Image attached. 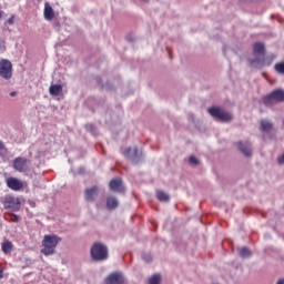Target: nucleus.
I'll use <instances>...</instances> for the list:
<instances>
[{
    "instance_id": "obj_2",
    "label": "nucleus",
    "mask_w": 284,
    "mask_h": 284,
    "mask_svg": "<svg viewBox=\"0 0 284 284\" xmlns=\"http://www.w3.org/2000/svg\"><path fill=\"white\" fill-rule=\"evenodd\" d=\"M90 255L92 261H95V263L108 261L109 258L108 246L101 242H95L91 246Z\"/></svg>"
},
{
    "instance_id": "obj_14",
    "label": "nucleus",
    "mask_w": 284,
    "mask_h": 284,
    "mask_svg": "<svg viewBox=\"0 0 284 284\" xmlns=\"http://www.w3.org/2000/svg\"><path fill=\"white\" fill-rule=\"evenodd\" d=\"M254 57H265V44L263 42H255L253 44Z\"/></svg>"
},
{
    "instance_id": "obj_8",
    "label": "nucleus",
    "mask_w": 284,
    "mask_h": 284,
    "mask_svg": "<svg viewBox=\"0 0 284 284\" xmlns=\"http://www.w3.org/2000/svg\"><path fill=\"white\" fill-rule=\"evenodd\" d=\"M0 77L7 81L12 79V62L10 60H0Z\"/></svg>"
},
{
    "instance_id": "obj_23",
    "label": "nucleus",
    "mask_w": 284,
    "mask_h": 284,
    "mask_svg": "<svg viewBox=\"0 0 284 284\" xmlns=\"http://www.w3.org/2000/svg\"><path fill=\"white\" fill-rule=\"evenodd\" d=\"M275 72L278 74H284V62H278L274 67Z\"/></svg>"
},
{
    "instance_id": "obj_26",
    "label": "nucleus",
    "mask_w": 284,
    "mask_h": 284,
    "mask_svg": "<svg viewBox=\"0 0 284 284\" xmlns=\"http://www.w3.org/2000/svg\"><path fill=\"white\" fill-rule=\"evenodd\" d=\"M189 163H190V165H199L200 161L197 160L196 156L191 155L189 159Z\"/></svg>"
},
{
    "instance_id": "obj_12",
    "label": "nucleus",
    "mask_w": 284,
    "mask_h": 284,
    "mask_svg": "<svg viewBox=\"0 0 284 284\" xmlns=\"http://www.w3.org/2000/svg\"><path fill=\"white\" fill-rule=\"evenodd\" d=\"M6 184H7V187H9V190H12L13 192L21 191V189L24 185L23 182H21V180L17 178H8L6 180Z\"/></svg>"
},
{
    "instance_id": "obj_9",
    "label": "nucleus",
    "mask_w": 284,
    "mask_h": 284,
    "mask_svg": "<svg viewBox=\"0 0 284 284\" xmlns=\"http://www.w3.org/2000/svg\"><path fill=\"white\" fill-rule=\"evenodd\" d=\"M12 168L13 170H16V172H21V173L30 171L29 161L23 156L16 158L13 160Z\"/></svg>"
},
{
    "instance_id": "obj_27",
    "label": "nucleus",
    "mask_w": 284,
    "mask_h": 284,
    "mask_svg": "<svg viewBox=\"0 0 284 284\" xmlns=\"http://www.w3.org/2000/svg\"><path fill=\"white\" fill-rule=\"evenodd\" d=\"M85 129L88 130V132H91L92 134L97 132V126H94V124H87Z\"/></svg>"
},
{
    "instance_id": "obj_17",
    "label": "nucleus",
    "mask_w": 284,
    "mask_h": 284,
    "mask_svg": "<svg viewBox=\"0 0 284 284\" xmlns=\"http://www.w3.org/2000/svg\"><path fill=\"white\" fill-rule=\"evenodd\" d=\"M61 92H63V85L61 84H51L49 88V94H51V97H59Z\"/></svg>"
},
{
    "instance_id": "obj_20",
    "label": "nucleus",
    "mask_w": 284,
    "mask_h": 284,
    "mask_svg": "<svg viewBox=\"0 0 284 284\" xmlns=\"http://www.w3.org/2000/svg\"><path fill=\"white\" fill-rule=\"evenodd\" d=\"M237 252L242 258H250L252 256V251L247 246L237 248Z\"/></svg>"
},
{
    "instance_id": "obj_13",
    "label": "nucleus",
    "mask_w": 284,
    "mask_h": 284,
    "mask_svg": "<svg viewBox=\"0 0 284 284\" xmlns=\"http://www.w3.org/2000/svg\"><path fill=\"white\" fill-rule=\"evenodd\" d=\"M240 152H242V154H244V156H252V144L250 143V141H241L236 143Z\"/></svg>"
},
{
    "instance_id": "obj_36",
    "label": "nucleus",
    "mask_w": 284,
    "mask_h": 284,
    "mask_svg": "<svg viewBox=\"0 0 284 284\" xmlns=\"http://www.w3.org/2000/svg\"><path fill=\"white\" fill-rule=\"evenodd\" d=\"M10 97H17V92H14V91L11 92V93H10Z\"/></svg>"
},
{
    "instance_id": "obj_19",
    "label": "nucleus",
    "mask_w": 284,
    "mask_h": 284,
    "mask_svg": "<svg viewBox=\"0 0 284 284\" xmlns=\"http://www.w3.org/2000/svg\"><path fill=\"white\" fill-rule=\"evenodd\" d=\"M273 126L274 124H272V122L267 120H262L260 130H262V132H271Z\"/></svg>"
},
{
    "instance_id": "obj_29",
    "label": "nucleus",
    "mask_w": 284,
    "mask_h": 284,
    "mask_svg": "<svg viewBox=\"0 0 284 284\" xmlns=\"http://www.w3.org/2000/svg\"><path fill=\"white\" fill-rule=\"evenodd\" d=\"M6 52V41L0 40V54H3Z\"/></svg>"
},
{
    "instance_id": "obj_15",
    "label": "nucleus",
    "mask_w": 284,
    "mask_h": 284,
    "mask_svg": "<svg viewBox=\"0 0 284 284\" xmlns=\"http://www.w3.org/2000/svg\"><path fill=\"white\" fill-rule=\"evenodd\" d=\"M43 18L45 21H52V19H54V9H52L49 2L44 3Z\"/></svg>"
},
{
    "instance_id": "obj_34",
    "label": "nucleus",
    "mask_w": 284,
    "mask_h": 284,
    "mask_svg": "<svg viewBox=\"0 0 284 284\" xmlns=\"http://www.w3.org/2000/svg\"><path fill=\"white\" fill-rule=\"evenodd\" d=\"M276 284H284V278H280Z\"/></svg>"
},
{
    "instance_id": "obj_28",
    "label": "nucleus",
    "mask_w": 284,
    "mask_h": 284,
    "mask_svg": "<svg viewBox=\"0 0 284 284\" xmlns=\"http://www.w3.org/2000/svg\"><path fill=\"white\" fill-rule=\"evenodd\" d=\"M142 258L143 261H145V263H150L152 261V255L151 254H142Z\"/></svg>"
},
{
    "instance_id": "obj_6",
    "label": "nucleus",
    "mask_w": 284,
    "mask_h": 284,
    "mask_svg": "<svg viewBox=\"0 0 284 284\" xmlns=\"http://www.w3.org/2000/svg\"><path fill=\"white\" fill-rule=\"evenodd\" d=\"M1 203L4 210H11L12 212H19L21 210V200L13 195H6L1 199Z\"/></svg>"
},
{
    "instance_id": "obj_18",
    "label": "nucleus",
    "mask_w": 284,
    "mask_h": 284,
    "mask_svg": "<svg viewBox=\"0 0 284 284\" xmlns=\"http://www.w3.org/2000/svg\"><path fill=\"white\" fill-rule=\"evenodd\" d=\"M106 207L108 210H116L119 207V200L114 196H110L106 199Z\"/></svg>"
},
{
    "instance_id": "obj_30",
    "label": "nucleus",
    "mask_w": 284,
    "mask_h": 284,
    "mask_svg": "<svg viewBox=\"0 0 284 284\" xmlns=\"http://www.w3.org/2000/svg\"><path fill=\"white\" fill-rule=\"evenodd\" d=\"M95 81H97L98 85H100V88H103V80L101 79V77H97Z\"/></svg>"
},
{
    "instance_id": "obj_5",
    "label": "nucleus",
    "mask_w": 284,
    "mask_h": 284,
    "mask_svg": "<svg viewBox=\"0 0 284 284\" xmlns=\"http://www.w3.org/2000/svg\"><path fill=\"white\" fill-rule=\"evenodd\" d=\"M122 154L125 156L126 161H130L133 165H139L143 159V151H140L138 146H129Z\"/></svg>"
},
{
    "instance_id": "obj_22",
    "label": "nucleus",
    "mask_w": 284,
    "mask_h": 284,
    "mask_svg": "<svg viewBox=\"0 0 284 284\" xmlns=\"http://www.w3.org/2000/svg\"><path fill=\"white\" fill-rule=\"evenodd\" d=\"M156 196L162 203H168V201H170V195L163 191H158Z\"/></svg>"
},
{
    "instance_id": "obj_38",
    "label": "nucleus",
    "mask_w": 284,
    "mask_h": 284,
    "mask_svg": "<svg viewBox=\"0 0 284 284\" xmlns=\"http://www.w3.org/2000/svg\"><path fill=\"white\" fill-rule=\"evenodd\" d=\"M144 3H148V1H150V0H142Z\"/></svg>"
},
{
    "instance_id": "obj_33",
    "label": "nucleus",
    "mask_w": 284,
    "mask_h": 284,
    "mask_svg": "<svg viewBox=\"0 0 284 284\" xmlns=\"http://www.w3.org/2000/svg\"><path fill=\"white\" fill-rule=\"evenodd\" d=\"M6 149V145L3 144V142H0V152L1 150H4Z\"/></svg>"
},
{
    "instance_id": "obj_21",
    "label": "nucleus",
    "mask_w": 284,
    "mask_h": 284,
    "mask_svg": "<svg viewBox=\"0 0 284 284\" xmlns=\"http://www.w3.org/2000/svg\"><path fill=\"white\" fill-rule=\"evenodd\" d=\"M2 252L4 254H10L12 252V242L6 240L3 243H2Z\"/></svg>"
},
{
    "instance_id": "obj_1",
    "label": "nucleus",
    "mask_w": 284,
    "mask_h": 284,
    "mask_svg": "<svg viewBox=\"0 0 284 284\" xmlns=\"http://www.w3.org/2000/svg\"><path fill=\"white\" fill-rule=\"evenodd\" d=\"M61 243V237L55 234H47L42 240L41 254L44 256H52L57 254V245Z\"/></svg>"
},
{
    "instance_id": "obj_25",
    "label": "nucleus",
    "mask_w": 284,
    "mask_h": 284,
    "mask_svg": "<svg viewBox=\"0 0 284 284\" xmlns=\"http://www.w3.org/2000/svg\"><path fill=\"white\" fill-rule=\"evenodd\" d=\"M10 221H11V223H19V221H21V217H19V215H17L14 213H11Z\"/></svg>"
},
{
    "instance_id": "obj_24",
    "label": "nucleus",
    "mask_w": 284,
    "mask_h": 284,
    "mask_svg": "<svg viewBox=\"0 0 284 284\" xmlns=\"http://www.w3.org/2000/svg\"><path fill=\"white\" fill-rule=\"evenodd\" d=\"M149 284H161V275L155 274L149 280Z\"/></svg>"
},
{
    "instance_id": "obj_31",
    "label": "nucleus",
    "mask_w": 284,
    "mask_h": 284,
    "mask_svg": "<svg viewBox=\"0 0 284 284\" xmlns=\"http://www.w3.org/2000/svg\"><path fill=\"white\" fill-rule=\"evenodd\" d=\"M278 165H284V154L277 158Z\"/></svg>"
},
{
    "instance_id": "obj_10",
    "label": "nucleus",
    "mask_w": 284,
    "mask_h": 284,
    "mask_svg": "<svg viewBox=\"0 0 284 284\" xmlns=\"http://www.w3.org/2000/svg\"><path fill=\"white\" fill-rule=\"evenodd\" d=\"M109 187L111 192H116L118 194L125 193V186H123V180L121 178H115L110 181Z\"/></svg>"
},
{
    "instance_id": "obj_3",
    "label": "nucleus",
    "mask_w": 284,
    "mask_h": 284,
    "mask_svg": "<svg viewBox=\"0 0 284 284\" xmlns=\"http://www.w3.org/2000/svg\"><path fill=\"white\" fill-rule=\"evenodd\" d=\"M263 103L266 108H272L275 103H284V90L276 89L272 91L270 94L263 98Z\"/></svg>"
},
{
    "instance_id": "obj_32",
    "label": "nucleus",
    "mask_w": 284,
    "mask_h": 284,
    "mask_svg": "<svg viewBox=\"0 0 284 284\" xmlns=\"http://www.w3.org/2000/svg\"><path fill=\"white\" fill-rule=\"evenodd\" d=\"M8 23H9V26H14V16H11V17L8 19Z\"/></svg>"
},
{
    "instance_id": "obj_35",
    "label": "nucleus",
    "mask_w": 284,
    "mask_h": 284,
    "mask_svg": "<svg viewBox=\"0 0 284 284\" xmlns=\"http://www.w3.org/2000/svg\"><path fill=\"white\" fill-rule=\"evenodd\" d=\"M3 278V270L0 268V280Z\"/></svg>"
},
{
    "instance_id": "obj_7",
    "label": "nucleus",
    "mask_w": 284,
    "mask_h": 284,
    "mask_svg": "<svg viewBox=\"0 0 284 284\" xmlns=\"http://www.w3.org/2000/svg\"><path fill=\"white\" fill-rule=\"evenodd\" d=\"M274 62V55H267V57H257L255 59H248V63L250 65H252L253 68H264V65H272V63Z\"/></svg>"
},
{
    "instance_id": "obj_4",
    "label": "nucleus",
    "mask_w": 284,
    "mask_h": 284,
    "mask_svg": "<svg viewBox=\"0 0 284 284\" xmlns=\"http://www.w3.org/2000/svg\"><path fill=\"white\" fill-rule=\"evenodd\" d=\"M207 112L215 121H220V123H230L232 121V114L219 106H211L207 109Z\"/></svg>"
},
{
    "instance_id": "obj_37",
    "label": "nucleus",
    "mask_w": 284,
    "mask_h": 284,
    "mask_svg": "<svg viewBox=\"0 0 284 284\" xmlns=\"http://www.w3.org/2000/svg\"><path fill=\"white\" fill-rule=\"evenodd\" d=\"M3 17V11H0V19Z\"/></svg>"
},
{
    "instance_id": "obj_16",
    "label": "nucleus",
    "mask_w": 284,
    "mask_h": 284,
    "mask_svg": "<svg viewBox=\"0 0 284 284\" xmlns=\"http://www.w3.org/2000/svg\"><path fill=\"white\" fill-rule=\"evenodd\" d=\"M97 194H99V187L93 186L91 189H87L85 191L87 201H89L90 203H94V197L97 196Z\"/></svg>"
},
{
    "instance_id": "obj_11",
    "label": "nucleus",
    "mask_w": 284,
    "mask_h": 284,
    "mask_svg": "<svg viewBox=\"0 0 284 284\" xmlns=\"http://www.w3.org/2000/svg\"><path fill=\"white\" fill-rule=\"evenodd\" d=\"M124 283H125V276H123V273L121 272L111 273L105 278V284H124Z\"/></svg>"
}]
</instances>
